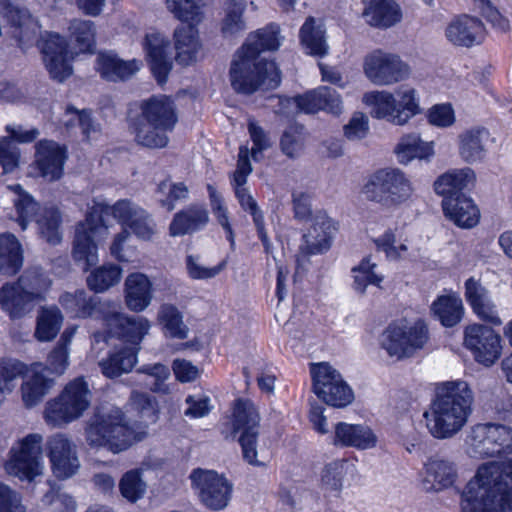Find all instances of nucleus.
Here are the masks:
<instances>
[{"mask_svg":"<svg viewBox=\"0 0 512 512\" xmlns=\"http://www.w3.org/2000/svg\"><path fill=\"white\" fill-rule=\"evenodd\" d=\"M280 28L276 24L249 34L246 42L237 51L230 68L233 89L239 93L252 94L257 89H275L281 82L276 64L260 57L262 51H275L280 47Z\"/></svg>","mask_w":512,"mask_h":512,"instance_id":"nucleus-1","label":"nucleus"},{"mask_svg":"<svg viewBox=\"0 0 512 512\" xmlns=\"http://www.w3.org/2000/svg\"><path fill=\"white\" fill-rule=\"evenodd\" d=\"M461 512H512V459L481 465L461 494Z\"/></svg>","mask_w":512,"mask_h":512,"instance_id":"nucleus-2","label":"nucleus"},{"mask_svg":"<svg viewBox=\"0 0 512 512\" xmlns=\"http://www.w3.org/2000/svg\"><path fill=\"white\" fill-rule=\"evenodd\" d=\"M473 402L474 394L467 382H446L423 415L430 434L436 439L455 436L467 423Z\"/></svg>","mask_w":512,"mask_h":512,"instance_id":"nucleus-3","label":"nucleus"},{"mask_svg":"<svg viewBox=\"0 0 512 512\" xmlns=\"http://www.w3.org/2000/svg\"><path fill=\"white\" fill-rule=\"evenodd\" d=\"M84 435L90 448H103L116 454L141 441L146 432L136 431L120 408L109 406L94 412L86 422Z\"/></svg>","mask_w":512,"mask_h":512,"instance_id":"nucleus-4","label":"nucleus"},{"mask_svg":"<svg viewBox=\"0 0 512 512\" xmlns=\"http://www.w3.org/2000/svg\"><path fill=\"white\" fill-rule=\"evenodd\" d=\"M92 391L84 377L69 381L54 399L47 402L44 418L47 424L60 427L78 420L92 402Z\"/></svg>","mask_w":512,"mask_h":512,"instance_id":"nucleus-5","label":"nucleus"},{"mask_svg":"<svg viewBox=\"0 0 512 512\" xmlns=\"http://www.w3.org/2000/svg\"><path fill=\"white\" fill-rule=\"evenodd\" d=\"M368 201L385 208H398L414 193L410 179L400 169L385 168L371 174L362 187Z\"/></svg>","mask_w":512,"mask_h":512,"instance_id":"nucleus-6","label":"nucleus"},{"mask_svg":"<svg viewBox=\"0 0 512 512\" xmlns=\"http://www.w3.org/2000/svg\"><path fill=\"white\" fill-rule=\"evenodd\" d=\"M233 437L239 434L238 442L245 461L254 466H263L258 459L257 439L259 436L260 414L256 405L247 398H238L233 402L230 419Z\"/></svg>","mask_w":512,"mask_h":512,"instance_id":"nucleus-7","label":"nucleus"},{"mask_svg":"<svg viewBox=\"0 0 512 512\" xmlns=\"http://www.w3.org/2000/svg\"><path fill=\"white\" fill-rule=\"evenodd\" d=\"M102 214H104L103 207L96 204L85 220L78 223L75 228L71 255L84 271L97 264V243L108 234V228L102 221Z\"/></svg>","mask_w":512,"mask_h":512,"instance_id":"nucleus-8","label":"nucleus"},{"mask_svg":"<svg viewBox=\"0 0 512 512\" xmlns=\"http://www.w3.org/2000/svg\"><path fill=\"white\" fill-rule=\"evenodd\" d=\"M465 444L469 455L476 458L511 454L512 427L494 422L475 424L467 433Z\"/></svg>","mask_w":512,"mask_h":512,"instance_id":"nucleus-9","label":"nucleus"},{"mask_svg":"<svg viewBox=\"0 0 512 512\" xmlns=\"http://www.w3.org/2000/svg\"><path fill=\"white\" fill-rule=\"evenodd\" d=\"M428 340L427 325L418 320L412 325H389L382 334L381 346L389 356L400 360L423 349Z\"/></svg>","mask_w":512,"mask_h":512,"instance_id":"nucleus-10","label":"nucleus"},{"mask_svg":"<svg viewBox=\"0 0 512 512\" xmlns=\"http://www.w3.org/2000/svg\"><path fill=\"white\" fill-rule=\"evenodd\" d=\"M312 391L325 404L343 408L354 400L352 388L342 375L327 362L313 364L311 367Z\"/></svg>","mask_w":512,"mask_h":512,"instance_id":"nucleus-11","label":"nucleus"},{"mask_svg":"<svg viewBox=\"0 0 512 512\" xmlns=\"http://www.w3.org/2000/svg\"><path fill=\"white\" fill-rule=\"evenodd\" d=\"M363 72L374 85L391 86L408 79L411 69L398 54L375 49L365 55Z\"/></svg>","mask_w":512,"mask_h":512,"instance_id":"nucleus-12","label":"nucleus"},{"mask_svg":"<svg viewBox=\"0 0 512 512\" xmlns=\"http://www.w3.org/2000/svg\"><path fill=\"white\" fill-rule=\"evenodd\" d=\"M18 214L17 222L22 230L27 228L28 223L35 219L40 236L51 245H57L62 240L60 231L61 216L54 207L43 209L38 215L39 205L28 194H21L15 201Z\"/></svg>","mask_w":512,"mask_h":512,"instance_id":"nucleus-13","label":"nucleus"},{"mask_svg":"<svg viewBox=\"0 0 512 512\" xmlns=\"http://www.w3.org/2000/svg\"><path fill=\"white\" fill-rule=\"evenodd\" d=\"M190 480L192 488L207 508L219 511L228 506L233 486L224 476L213 470L197 468L191 472Z\"/></svg>","mask_w":512,"mask_h":512,"instance_id":"nucleus-14","label":"nucleus"},{"mask_svg":"<svg viewBox=\"0 0 512 512\" xmlns=\"http://www.w3.org/2000/svg\"><path fill=\"white\" fill-rule=\"evenodd\" d=\"M42 442V435L37 433L24 437L11 450V457L6 463V471L29 481L40 475L43 469Z\"/></svg>","mask_w":512,"mask_h":512,"instance_id":"nucleus-15","label":"nucleus"},{"mask_svg":"<svg viewBox=\"0 0 512 512\" xmlns=\"http://www.w3.org/2000/svg\"><path fill=\"white\" fill-rule=\"evenodd\" d=\"M98 205L103 207L105 214H112L125 229L129 228L137 238L143 241H152L157 234V225L152 215L128 199L119 200L112 206L105 203Z\"/></svg>","mask_w":512,"mask_h":512,"instance_id":"nucleus-16","label":"nucleus"},{"mask_svg":"<svg viewBox=\"0 0 512 512\" xmlns=\"http://www.w3.org/2000/svg\"><path fill=\"white\" fill-rule=\"evenodd\" d=\"M501 342V336L494 329L482 324H471L464 330L465 348L485 367L493 366L501 357Z\"/></svg>","mask_w":512,"mask_h":512,"instance_id":"nucleus-17","label":"nucleus"},{"mask_svg":"<svg viewBox=\"0 0 512 512\" xmlns=\"http://www.w3.org/2000/svg\"><path fill=\"white\" fill-rule=\"evenodd\" d=\"M336 230L332 219L324 211H317L312 216V224L303 235V243L296 256L298 267H303L309 256L321 254L331 246L332 237Z\"/></svg>","mask_w":512,"mask_h":512,"instance_id":"nucleus-18","label":"nucleus"},{"mask_svg":"<svg viewBox=\"0 0 512 512\" xmlns=\"http://www.w3.org/2000/svg\"><path fill=\"white\" fill-rule=\"evenodd\" d=\"M47 455L53 474L59 479L75 475L80 468L76 444L65 434L56 433L47 440Z\"/></svg>","mask_w":512,"mask_h":512,"instance_id":"nucleus-19","label":"nucleus"},{"mask_svg":"<svg viewBox=\"0 0 512 512\" xmlns=\"http://www.w3.org/2000/svg\"><path fill=\"white\" fill-rule=\"evenodd\" d=\"M67 158L66 146L53 140H41L36 144L35 166L40 176L49 182L58 181L63 176Z\"/></svg>","mask_w":512,"mask_h":512,"instance_id":"nucleus-20","label":"nucleus"},{"mask_svg":"<svg viewBox=\"0 0 512 512\" xmlns=\"http://www.w3.org/2000/svg\"><path fill=\"white\" fill-rule=\"evenodd\" d=\"M45 66L51 77L59 82L72 74L71 59L65 39L58 34H49L42 44Z\"/></svg>","mask_w":512,"mask_h":512,"instance_id":"nucleus-21","label":"nucleus"},{"mask_svg":"<svg viewBox=\"0 0 512 512\" xmlns=\"http://www.w3.org/2000/svg\"><path fill=\"white\" fill-rule=\"evenodd\" d=\"M0 14L15 27L13 35L22 49L36 41L39 26L25 7L11 0H0Z\"/></svg>","mask_w":512,"mask_h":512,"instance_id":"nucleus-22","label":"nucleus"},{"mask_svg":"<svg viewBox=\"0 0 512 512\" xmlns=\"http://www.w3.org/2000/svg\"><path fill=\"white\" fill-rule=\"evenodd\" d=\"M445 37L454 46L470 48L484 41L486 29L479 18L464 14L447 25Z\"/></svg>","mask_w":512,"mask_h":512,"instance_id":"nucleus-23","label":"nucleus"},{"mask_svg":"<svg viewBox=\"0 0 512 512\" xmlns=\"http://www.w3.org/2000/svg\"><path fill=\"white\" fill-rule=\"evenodd\" d=\"M110 310L105 313L104 321L115 335L126 338L127 341L137 344L148 333L149 321L142 316L128 317L119 312L118 305L108 304Z\"/></svg>","mask_w":512,"mask_h":512,"instance_id":"nucleus-24","label":"nucleus"},{"mask_svg":"<svg viewBox=\"0 0 512 512\" xmlns=\"http://www.w3.org/2000/svg\"><path fill=\"white\" fill-rule=\"evenodd\" d=\"M252 170L253 168L249 160V149L247 146H241L238 153L236 169L232 173L231 185L241 208L248 211L252 218L255 219L263 214L256 200L249 193L248 189L244 187L247 182V177L252 173Z\"/></svg>","mask_w":512,"mask_h":512,"instance_id":"nucleus-25","label":"nucleus"},{"mask_svg":"<svg viewBox=\"0 0 512 512\" xmlns=\"http://www.w3.org/2000/svg\"><path fill=\"white\" fill-rule=\"evenodd\" d=\"M422 485L427 492H439L454 486L458 478L456 464L444 457L434 456L424 466Z\"/></svg>","mask_w":512,"mask_h":512,"instance_id":"nucleus-26","label":"nucleus"},{"mask_svg":"<svg viewBox=\"0 0 512 512\" xmlns=\"http://www.w3.org/2000/svg\"><path fill=\"white\" fill-rule=\"evenodd\" d=\"M169 47V41L160 33H150L145 37L144 48L151 71L159 84L166 82L172 69Z\"/></svg>","mask_w":512,"mask_h":512,"instance_id":"nucleus-27","label":"nucleus"},{"mask_svg":"<svg viewBox=\"0 0 512 512\" xmlns=\"http://www.w3.org/2000/svg\"><path fill=\"white\" fill-rule=\"evenodd\" d=\"M141 119L171 131L177 122L173 101L167 96H153L141 103Z\"/></svg>","mask_w":512,"mask_h":512,"instance_id":"nucleus-28","label":"nucleus"},{"mask_svg":"<svg viewBox=\"0 0 512 512\" xmlns=\"http://www.w3.org/2000/svg\"><path fill=\"white\" fill-rule=\"evenodd\" d=\"M332 443L367 450L376 446L377 436L368 426L339 422L335 425Z\"/></svg>","mask_w":512,"mask_h":512,"instance_id":"nucleus-29","label":"nucleus"},{"mask_svg":"<svg viewBox=\"0 0 512 512\" xmlns=\"http://www.w3.org/2000/svg\"><path fill=\"white\" fill-rule=\"evenodd\" d=\"M6 130L9 136L0 137V164L5 173H10L18 166L19 161L18 148L10 138L17 142L28 143L38 137L39 131L36 128L25 130L21 126L16 128L7 126Z\"/></svg>","mask_w":512,"mask_h":512,"instance_id":"nucleus-30","label":"nucleus"},{"mask_svg":"<svg viewBox=\"0 0 512 512\" xmlns=\"http://www.w3.org/2000/svg\"><path fill=\"white\" fill-rule=\"evenodd\" d=\"M362 3V16L370 26L389 28L401 20V10L393 0H362Z\"/></svg>","mask_w":512,"mask_h":512,"instance_id":"nucleus-31","label":"nucleus"},{"mask_svg":"<svg viewBox=\"0 0 512 512\" xmlns=\"http://www.w3.org/2000/svg\"><path fill=\"white\" fill-rule=\"evenodd\" d=\"M209 222V213L204 205L191 204L177 212L169 226L171 236L192 234Z\"/></svg>","mask_w":512,"mask_h":512,"instance_id":"nucleus-32","label":"nucleus"},{"mask_svg":"<svg viewBox=\"0 0 512 512\" xmlns=\"http://www.w3.org/2000/svg\"><path fill=\"white\" fill-rule=\"evenodd\" d=\"M442 208L445 216L461 228H471L479 221L478 208L465 195L443 198Z\"/></svg>","mask_w":512,"mask_h":512,"instance_id":"nucleus-33","label":"nucleus"},{"mask_svg":"<svg viewBox=\"0 0 512 512\" xmlns=\"http://www.w3.org/2000/svg\"><path fill=\"white\" fill-rule=\"evenodd\" d=\"M34 301L17 282L6 283L0 288V306L11 319H20L35 307Z\"/></svg>","mask_w":512,"mask_h":512,"instance_id":"nucleus-34","label":"nucleus"},{"mask_svg":"<svg viewBox=\"0 0 512 512\" xmlns=\"http://www.w3.org/2000/svg\"><path fill=\"white\" fill-rule=\"evenodd\" d=\"M96 69L108 81H124L132 77L139 69L141 63L135 59L124 61L117 55L106 52L97 57Z\"/></svg>","mask_w":512,"mask_h":512,"instance_id":"nucleus-35","label":"nucleus"},{"mask_svg":"<svg viewBox=\"0 0 512 512\" xmlns=\"http://www.w3.org/2000/svg\"><path fill=\"white\" fill-rule=\"evenodd\" d=\"M125 301L128 308L135 312L145 310L151 303L152 283L143 273H132L125 280Z\"/></svg>","mask_w":512,"mask_h":512,"instance_id":"nucleus-36","label":"nucleus"},{"mask_svg":"<svg viewBox=\"0 0 512 512\" xmlns=\"http://www.w3.org/2000/svg\"><path fill=\"white\" fill-rule=\"evenodd\" d=\"M194 26H180L174 31L175 60L182 66L195 63L201 50L198 32Z\"/></svg>","mask_w":512,"mask_h":512,"instance_id":"nucleus-37","label":"nucleus"},{"mask_svg":"<svg viewBox=\"0 0 512 512\" xmlns=\"http://www.w3.org/2000/svg\"><path fill=\"white\" fill-rule=\"evenodd\" d=\"M490 136L484 127H474L459 135V154L467 163H475L484 159L487 149L486 142Z\"/></svg>","mask_w":512,"mask_h":512,"instance_id":"nucleus-38","label":"nucleus"},{"mask_svg":"<svg viewBox=\"0 0 512 512\" xmlns=\"http://www.w3.org/2000/svg\"><path fill=\"white\" fill-rule=\"evenodd\" d=\"M305 113H316L324 110L328 113L339 115L343 110V103L340 95L335 89L328 86H321L305 93L302 99Z\"/></svg>","mask_w":512,"mask_h":512,"instance_id":"nucleus-39","label":"nucleus"},{"mask_svg":"<svg viewBox=\"0 0 512 512\" xmlns=\"http://www.w3.org/2000/svg\"><path fill=\"white\" fill-rule=\"evenodd\" d=\"M475 181V173L470 168L453 169L440 175L434 182V190L438 195L455 197L464 195L462 191Z\"/></svg>","mask_w":512,"mask_h":512,"instance_id":"nucleus-40","label":"nucleus"},{"mask_svg":"<svg viewBox=\"0 0 512 512\" xmlns=\"http://www.w3.org/2000/svg\"><path fill=\"white\" fill-rule=\"evenodd\" d=\"M363 103L371 108L370 115L384 119L395 125L397 119V99L389 91H370L363 95Z\"/></svg>","mask_w":512,"mask_h":512,"instance_id":"nucleus-41","label":"nucleus"},{"mask_svg":"<svg viewBox=\"0 0 512 512\" xmlns=\"http://www.w3.org/2000/svg\"><path fill=\"white\" fill-rule=\"evenodd\" d=\"M35 304L46 299L52 281L40 267H30L16 281Z\"/></svg>","mask_w":512,"mask_h":512,"instance_id":"nucleus-42","label":"nucleus"},{"mask_svg":"<svg viewBox=\"0 0 512 512\" xmlns=\"http://www.w3.org/2000/svg\"><path fill=\"white\" fill-rule=\"evenodd\" d=\"M395 152L401 164H408L414 158L429 160L434 155L433 142L422 141L415 133L407 134L401 137Z\"/></svg>","mask_w":512,"mask_h":512,"instance_id":"nucleus-43","label":"nucleus"},{"mask_svg":"<svg viewBox=\"0 0 512 512\" xmlns=\"http://www.w3.org/2000/svg\"><path fill=\"white\" fill-rule=\"evenodd\" d=\"M45 368L42 364H35L31 374L21 385L22 400L26 407L37 405L47 394L50 383L44 375Z\"/></svg>","mask_w":512,"mask_h":512,"instance_id":"nucleus-44","label":"nucleus"},{"mask_svg":"<svg viewBox=\"0 0 512 512\" xmlns=\"http://www.w3.org/2000/svg\"><path fill=\"white\" fill-rule=\"evenodd\" d=\"M23 265V251L18 239L11 233L0 235V271L16 274Z\"/></svg>","mask_w":512,"mask_h":512,"instance_id":"nucleus-45","label":"nucleus"},{"mask_svg":"<svg viewBox=\"0 0 512 512\" xmlns=\"http://www.w3.org/2000/svg\"><path fill=\"white\" fill-rule=\"evenodd\" d=\"M300 41L310 55L323 57L328 53L325 30L321 24H316L313 17L307 18L301 27Z\"/></svg>","mask_w":512,"mask_h":512,"instance_id":"nucleus-46","label":"nucleus"},{"mask_svg":"<svg viewBox=\"0 0 512 512\" xmlns=\"http://www.w3.org/2000/svg\"><path fill=\"white\" fill-rule=\"evenodd\" d=\"M245 0H227L221 21V33L225 38L235 37L247 29L244 19Z\"/></svg>","mask_w":512,"mask_h":512,"instance_id":"nucleus-47","label":"nucleus"},{"mask_svg":"<svg viewBox=\"0 0 512 512\" xmlns=\"http://www.w3.org/2000/svg\"><path fill=\"white\" fill-rule=\"evenodd\" d=\"M431 310L443 326L453 327L462 319V300L455 295H442L433 302Z\"/></svg>","mask_w":512,"mask_h":512,"instance_id":"nucleus-48","label":"nucleus"},{"mask_svg":"<svg viewBox=\"0 0 512 512\" xmlns=\"http://www.w3.org/2000/svg\"><path fill=\"white\" fill-rule=\"evenodd\" d=\"M137 362L136 351L132 348H121L99 362L102 373L108 378L119 377L132 370Z\"/></svg>","mask_w":512,"mask_h":512,"instance_id":"nucleus-49","label":"nucleus"},{"mask_svg":"<svg viewBox=\"0 0 512 512\" xmlns=\"http://www.w3.org/2000/svg\"><path fill=\"white\" fill-rule=\"evenodd\" d=\"M158 320L165 335L181 340L188 337L189 328L184 323L183 315L176 306L163 304L158 311Z\"/></svg>","mask_w":512,"mask_h":512,"instance_id":"nucleus-50","label":"nucleus"},{"mask_svg":"<svg viewBox=\"0 0 512 512\" xmlns=\"http://www.w3.org/2000/svg\"><path fill=\"white\" fill-rule=\"evenodd\" d=\"M59 302L68 312L79 318L92 316L99 304L96 298L89 297L84 290L65 292L60 296Z\"/></svg>","mask_w":512,"mask_h":512,"instance_id":"nucleus-51","label":"nucleus"},{"mask_svg":"<svg viewBox=\"0 0 512 512\" xmlns=\"http://www.w3.org/2000/svg\"><path fill=\"white\" fill-rule=\"evenodd\" d=\"M166 5L175 18L189 25H197L203 20L204 0H166Z\"/></svg>","mask_w":512,"mask_h":512,"instance_id":"nucleus-52","label":"nucleus"},{"mask_svg":"<svg viewBox=\"0 0 512 512\" xmlns=\"http://www.w3.org/2000/svg\"><path fill=\"white\" fill-rule=\"evenodd\" d=\"M395 93L398 97L395 125L403 126L421 112L419 98L417 97L416 90L409 86H401Z\"/></svg>","mask_w":512,"mask_h":512,"instance_id":"nucleus-53","label":"nucleus"},{"mask_svg":"<svg viewBox=\"0 0 512 512\" xmlns=\"http://www.w3.org/2000/svg\"><path fill=\"white\" fill-rule=\"evenodd\" d=\"M62 321L63 316L57 307L42 308L37 316L35 336L40 341L52 340L59 332Z\"/></svg>","mask_w":512,"mask_h":512,"instance_id":"nucleus-54","label":"nucleus"},{"mask_svg":"<svg viewBox=\"0 0 512 512\" xmlns=\"http://www.w3.org/2000/svg\"><path fill=\"white\" fill-rule=\"evenodd\" d=\"M168 131L140 118L134 129L135 140L147 148H163L168 143Z\"/></svg>","mask_w":512,"mask_h":512,"instance_id":"nucleus-55","label":"nucleus"},{"mask_svg":"<svg viewBox=\"0 0 512 512\" xmlns=\"http://www.w3.org/2000/svg\"><path fill=\"white\" fill-rule=\"evenodd\" d=\"M128 405L146 425L158 420V403L151 395L134 390L130 394Z\"/></svg>","mask_w":512,"mask_h":512,"instance_id":"nucleus-56","label":"nucleus"},{"mask_svg":"<svg viewBox=\"0 0 512 512\" xmlns=\"http://www.w3.org/2000/svg\"><path fill=\"white\" fill-rule=\"evenodd\" d=\"M306 135L304 127L293 125L288 127L280 138V150L289 159H298L305 149Z\"/></svg>","mask_w":512,"mask_h":512,"instance_id":"nucleus-57","label":"nucleus"},{"mask_svg":"<svg viewBox=\"0 0 512 512\" xmlns=\"http://www.w3.org/2000/svg\"><path fill=\"white\" fill-rule=\"evenodd\" d=\"M122 270L117 265H103L87 277L88 287L97 292H104L116 285L121 279Z\"/></svg>","mask_w":512,"mask_h":512,"instance_id":"nucleus-58","label":"nucleus"},{"mask_svg":"<svg viewBox=\"0 0 512 512\" xmlns=\"http://www.w3.org/2000/svg\"><path fill=\"white\" fill-rule=\"evenodd\" d=\"M25 371V365L18 360L0 361V405L15 388V380Z\"/></svg>","mask_w":512,"mask_h":512,"instance_id":"nucleus-59","label":"nucleus"},{"mask_svg":"<svg viewBox=\"0 0 512 512\" xmlns=\"http://www.w3.org/2000/svg\"><path fill=\"white\" fill-rule=\"evenodd\" d=\"M376 264L370 258H364L360 264L352 269L353 288L360 294H364L368 285L380 286L383 276L375 272Z\"/></svg>","mask_w":512,"mask_h":512,"instance_id":"nucleus-60","label":"nucleus"},{"mask_svg":"<svg viewBox=\"0 0 512 512\" xmlns=\"http://www.w3.org/2000/svg\"><path fill=\"white\" fill-rule=\"evenodd\" d=\"M69 31L77 44L79 52L92 51L95 43V28L92 21L74 19L70 23Z\"/></svg>","mask_w":512,"mask_h":512,"instance_id":"nucleus-61","label":"nucleus"},{"mask_svg":"<svg viewBox=\"0 0 512 512\" xmlns=\"http://www.w3.org/2000/svg\"><path fill=\"white\" fill-rule=\"evenodd\" d=\"M119 491L123 498L130 503L141 499L146 492V483L138 470L127 471L119 481Z\"/></svg>","mask_w":512,"mask_h":512,"instance_id":"nucleus-62","label":"nucleus"},{"mask_svg":"<svg viewBox=\"0 0 512 512\" xmlns=\"http://www.w3.org/2000/svg\"><path fill=\"white\" fill-rule=\"evenodd\" d=\"M70 336L71 334L65 331L55 348L48 355L46 369L50 370L52 373L61 375L69 365L68 344L70 342Z\"/></svg>","mask_w":512,"mask_h":512,"instance_id":"nucleus-63","label":"nucleus"},{"mask_svg":"<svg viewBox=\"0 0 512 512\" xmlns=\"http://www.w3.org/2000/svg\"><path fill=\"white\" fill-rule=\"evenodd\" d=\"M138 372L151 378L150 382H146L151 391L163 394L169 392L166 380L170 377V370L166 365L161 363L146 364L140 367Z\"/></svg>","mask_w":512,"mask_h":512,"instance_id":"nucleus-64","label":"nucleus"}]
</instances>
